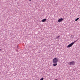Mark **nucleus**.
Here are the masks:
<instances>
[{"label":"nucleus","mask_w":80,"mask_h":80,"mask_svg":"<svg viewBox=\"0 0 80 80\" xmlns=\"http://www.w3.org/2000/svg\"><path fill=\"white\" fill-rule=\"evenodd\" d=\"M75 43V41H74L72 42V43H71V44L68 45L67 46V47H68L69 48H70V47H72V46H73V44H74Z\"/></svg>","instance_id":"nucleus-1"},{"label":"nucleus","mask_w":80,"mask_h":80,"mask_svg":"<svg viewBox=\"0 0 80 80\" xmlns=\"http://www.w3.org/2000/svg\"><path fill=\"white\" fill-rule=\"evenodd\" d=\"M58 62V58H54L53 59V63H57Z\"/></svg>","instance_id":"nucleus-2"},{"label":"nucleus","mask_w":80,"mask_h":80,"mask_svg":"<svg viewBox=\"0 0 80 80\" xmlns=\"http://www.w3.org/2000/svg\"><path fill=\"white\" fill-rule=\"evenodd\" d=\"M68 64L69 65H75V62H70L68 63Z\"/></svg>","instance_id":"nucleus-3"},{"label":"nucleus","mask_w":80,"mask_h":80,"mask_svg":"<svg viewBox=\"0 0 80 80\" xmlns=\"http://www.w3.org/2000/svg\"><path fill=\"white\" fill-rule=\"evenodd\" d=\"M63 20H64V18H60L58 20V22L59 23H60V22H62V21H63Z\"/></svg>","instance_id":"nucleus-4"},{"label":"nucleus","mask_w":80,"mask_h":80,"mask_svg":"<svg viewBox=\"0 0 80 80\" xmlns=\"http://www.w3.org/2000/svg\"><path fill=\"white\" fill-rule=\"evenodd\" d=\"M54 63V64H53V66H54V67L55 66H57V65H58V64H57V63Z\"/></svg>","instance_id":"nucleus-5"},{"label":"nucleus","mask_w":80,"mask_h":80,"mask_svg":"<svg viewBox=\"0 0 80 80\" xmlns=\"http://www.w3.org/2000/svg\"><path fill=\"white\" fill-rule=\"evenodd\" d=\"M46 20H47V19H44L42 20V22H45Z\"/></svg>","instance_id":"nucleus-6"},{"label":"nucleus","mask_w":80,"mask_h":80,"mask_svg":"<svg viewBox=\"0 0 80 80\" xmlns=\"http://www.w3.org/2000/svg\"><path fill=\"white\" fill-rule=\"evenodd\" d=\"M79 20V18H77L75 20V21H78Z\"/></svg>","instance_id":"nucleus-7"},{"label":"nucleus","mask_w":80,"mask_h":80,"mask_svg":"<svg viewBox=\"0 0 80 80\" xmlns=\"http://www.w3.org/2000/svg\"><path fill=\"white\" fill-rule=\"evenodd\" d=\"M57 38H60V36H57L56 39H57Z\"/></svg>","instance_id":"nucleus-8"},{"label":"nucleus","mask_w":80,"mask_h":80,"mask_svg":"<svg viewBox=\"0 0 80 80\" xmlns=\"http://www.w3.org/2000/svg\"><path fill=\"white\" fill-rule=\"evenodd\" d=\"M19 47V46H17V48H18Z\"/></svg>","instance_id":"nucleus-9"},{"label":"nucleus","mask_w":80,"mask_h":80,"mask_svg":"<svg viewBox=\"0 0 80 80\" xmlns=\"http://www.w3.org/2000/svg\"><path fill=\"white\" fill-rule=\"evenodd\" d=\"M32 0H29V2H31V1H32Z\"/></svg>","instance_id":"nucleus-10"},{"label":"nucleus","mask_w":80,"mask_h":80,"mask_svg":"<svg viewBox=\"0 0 80 80\" xmlns=\"http://www.w3.org/2000/svg\"><path fill=\"white\" fill-rule=\"evenodd\" d=\"M18 51V50H17V52Z\"/></svg>","instance_id":"nucleus-11"},{"label":"nucleus","mask_w":80,"mask_h":80,"mask_svg":"<svg viewBox=\"0 0 80 80\" xmlns=\"http://www.w3.org/2000/svg\"><path fill=\"white\" fill-rule=\"evenodd\" d=\"M0 50H1V49H0Z\"/></svg>","instance_id":"nucleus-12"}]
</instances>
